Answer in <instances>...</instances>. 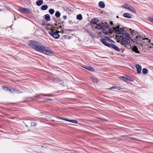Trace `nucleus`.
<instances>
[{"label": "nucleus", "mask_w": 153, "mask_h": 153, "mask_svg": "<svg viewBox=\"0 0 153 153\" xmlns=\"http://www.w3.org/2000/svg\"><path fill=\"white\" fill-rule=\"evenodd\" d=\"M135 38H136V41L137 42H139V41H140L141 43H140L138 45H140L141 46H142V43H145L144 45H148L150 42V40L147 38H144L143 37L138 35L135 36Z\"/></svg>", "instance_id": "f257e3e1"}, {"label": "nucleus", "mask_w": 153, "mask_h": 153, "mask_svg": "<svg viewBox=\"0 0 153 153\" xmlns=\"http://www.w3.org/2000/svg\"><path fill=\"white\" fill-rule=\"evenodd\" d=\"M109 25L105 22V28L102 30L103 33L105 35H109L111 33V30L109 28Z\"/></svg>", "instance_id": "f03ea898"}, {"label": "nucleus", "mask_w": 153, "mask_h": 153, "mask_svg": "<svg viewBox=\"0 0 153 153\" xmlns=\"http://www.w3.org/2000/svg\"><path fill=\"white\" fill-rule=\"evenodd\" d=\"M122 35H118L117 37L120 40H124L125 39L127 40H128L130 39V36L128 33H122Z\"/></svg>", "instance_id": "7ed1b4c3"}, {"label": "nucleus", "mask_w": 153, "mask_h": 153, "mask_svg": "<svg viewBox=\"0 0 153 153\" xmlns=\"http://www.w3.org/2000/svg\"><path fill=\"white\" fill-rule=\"evenodd\" d=\"M41 53L48 55H52L54 54L53 51L48 48L44 46Z\"/></svg>", "instance_id": "20e7f679"}, {"label": "nucleus", "mask_w": 153, "mask_h": 153, "mask_svg": "<svg viewBox=\"0 0 153 153\" xmlns=\"http://www.w3.org/2000/svg\"><path fill=\"white\" fill-rule=\"evenodd\" d=\"M113 29L114 32L117 34H120L124 31V29L120 27L119 25L113 27Z\"/></svg>", "instance_id": "39448f33"}, {"label": "nucleus", "mask_w": 153, "mask_h": 153, "mask_svg": "<svg viewBox=\"0 0 153 153\" xmlns=\"http://www.w3.org/2000/svg\"><path fill=\"white\" fill-rule=\"evenodd\" d=\"M39 42L37 41L30 40L28 42V45L30 48L35 50Z\"/></svg>", "instance_id": "423d86ee"}, {"label": "nucleus", "mask_w": 153, "mask_h": 153, "mask_svg": "<svg viewBox=\"0 0 153 153\" xmlns=\"http://www.w3.org/2000/svg\"><path fill=\"white\" fill-rule=\"evenodd\" d=\"M118 140H126L128 141H130L131 140H136V139L133 137H129L127 136H121L118 138Z\"/></svg>", "instance_id": "0eeeda50"}, {"label": "nucleus", "mask_w": 153, "mask_h": 153, "mask_svg": "<svg viewBox=\"0 0 153 153\" xmlns=\"http://www.w3.org/2000/svg\"><path fill=\"white\" fill-rule=\"evenodd\" d=\"M44 48V46L41 43L39 42L35 50L36 51L41 53L42 51H43V48Z\"/></svg>", "instance_id": "6e6552de"}, {"label": "nucleus", "mask_w": 153, "mask_h": 153, "mask_svg": "<svg viewBox=\"0 0 153 153\" xmlns=\"http://www.w3.org/2000/svg\"><path fill=\"white\" fill-rule=\"evenodd\" d=\"M49 34L55 39H57L59 37V35L53 30L49 32Z\"/></svg>", "instance_id": "1a4fd4ad"}, {"label": "nucleus", "mask_w": 153, "mask_h": 153, "mask_svg": "<svg viewBox=\"0 0 153 153\" xmlns=\"http://www.w3.org/2000/svg\"><path fill=\"white\" fill-rule=\"evenodd\" d=\"M105 22L104 23L102 22L99 24H96L95 28L98 30H100L101 29L103 30V28H105Z\"/></svg>", "instance_id": "9d476101"}, {"label": "nucleus", "mask_w": 153, "mask_h": 153, "mask_svg": "<svg viewBox=\"0 0 153 153\" xmlns=\"http://www.w3.org/2000/svg\"><path fill=\"white\" fill-rule=\"evenodd\" d=\"M19 11L22 13L25 14L29 13L30 12L29 8H25L24 7L21 8L19 10Z\"/></svg>", "instance_id": "9b49d317"}, {"label": "nucleus", "mask_w": 153, "mask_h": 153, "mask_svg": "<svg viewBox=\"0 0 153 153\" xmlns=\"http://www.w3.org/2000/svg\"><path fill=\"white\" fill-rule=\"evenodd\" d=\"M100 42L104 45L106 46L109 47L111 43H108L107 42V41L106 39L105 38L103 39H101L100 40Z\"/></svg>", "instance_id": "f8f14e48"}, {"label": "nucleus", "mask_w": 153, "mask_h": 153, "mask_svg": "<svg viewBox=\"0 0 153 153\" xmlns=\"http://www.w3.org/2000/svg\"><path fill=\"white\" fill-rule=\"evenodd\" d=\"M110 45V46L109 47L111 48L112 49L117 51H120V49L115 45L112 43H111Z\"/></svg>", "instance_id": "ddd939ff"}, {"label": "nucleus", "mask_w": 153, "mask_h": 153, "mask_svg": "<svg viewBox=\"0 0 153 153\" xmlns=\"http://www.w3.org/2000/svg\"><path fill=\"white\" fill-rule=\"evenodd\" d=\"M135 67L137 68V73L138 74H140L142 69L141 66L139 64H137L135 65Z\"/></svg>", "instance_id": "4468645a"}, {"label": "nucleus", "mask_w": 153, "mask_h": 153, "mask_svg": "<svg viewBox=\"0 0 153 153\" xmlns=\"http://www.w3.org/2000/svg\"><path fill=\"white\" fill-rule=\"evenodd\" d=\"M9 91L11 92H15V93H21L22 92V91H19L13 88H10V89L9 90Z\"/></svg>", "instance_id": "2eb2a0df"}, {"label": "nucleus", "mask_w": 153, "mask_h": 153, "mask_svg": "<svg viewBox=\"0 0 153 153\" xmlns=\"http://www.w3.org/2000/svg\"><path fill=\"white\" fill-rule=\"evenodd\" d=\"M82 67L91 71H95L94 69L91 66H82Z\"/></svg>", "instance_id": "dca6fc26"}, {"label": "nucleus", "mask_w": 153, "mask_h": 153, "mask_svg": "<svg viewBox=\"0 0 153 153\" xmlns=\"http://www.w3.org/2000/svg\"><path fill=\"white\" fill-rule=\"evenodd\" d=\"M128 10L133 13H135L136 12V10H135L134 8L130 5H129Z\"/></svg>", "instance_id": "f3484780"}, {"label": "nucleus", "mask_w": 153, "mask_h": 153, "mask_svg": "<svg viewBox=\"0 0 153 153\" xmlns=\"http://www.w3.org/2000/svg\"><path fill=\"white\" fill-rule=\"evenodd\" d=\"M99 21V20L95 18L91 20L90 22L92 24H97V23H98Z\"/></svg>", "instance_id": "a211bd4d"}, {"label": "nucleus", "mask_w": 153, "mask_h": 153, "mask_svg": "<svg viewBox=\"0 0 153 153\" xmlns=\"http://www.w3.org/2000/svg\"><path fill=\"white\" fill-rule=\"evenodd\" d=\"M43 0H39L36 1V4L38 6H40L43 4Z\"/></svg>", "instance_id": "6ab92c4d"}, {"label": "nucleus", "mask_w": 153, "mask_h": 153, "mask_svg": "<svg viewBox=\"0 0 153 153\" xmlns=\"http://www.w3.org/2000/svg\"><path fill=\"white\" fill-rule=\"evenodd\" d=\"M123 16L128 19L131 18V16L128 13H125L123 14Z\"/></svg>", "instance_id": "aec40b11"}, {"label": "nucleus", "mask_w": 153, "mask_h": 153, "mask_svg": "<svg viewBox=\"0 0 153 153\" xmlns=\"http://www.w3.org/2000/svg\"><path fill=\"white\" fill-rule=\"evenodd\" d=\"M45 20L48 22L50 20V16L49 14H47L45 15Z\"/></svg>", "instance_id": "412c9836"}, {"label": "nucleus", "mask_w": 153, "mask_h": 153, "mask_svg": "<svg viewBox=\"0 0 153 153\" xmlns=\"http://www.w3.org/2000/svg\"><path fill=\"white\" fill-rule=\"evenodd\" d=\"M122 41L121 42V44L122 45H126L128 44V40L126 39L122 40Z\"/></svg>", "instance_id": "4be33fe9"}, {"label": "nucleus", "mask_w": 153, "mask_h": 153, "mask_svg": "<svg viewBox=\"0 0 153 153\" xmlns=\"http://www.w3.org/2000/svg\"><path fill=\"white\" fill-rule=\"evenodd\" d=\"M99 5L102 8H104L105 7L104 3L102 1H100L99 3Z\"/></svg>", "instance_id": "5701e85b"}, {"label": "nucleus", "mask_w": 153, "mask_h": 153, "mask_svg": "<svg viewBox=\"0 0 153 153\" xmlns=\"http://www.w3.org/2000/svg\"><path fill=\"white\" fill-rule=\"evenodd\" d=\"M48 6L47 5H42L41 7V9L42 10H45L47 9Z\"/></svg>", "instance_id": "b1692460"}, {"label": "nucleus", "mask_w": 153, "mask_h": 153, "mask_svg": "<svg viewBox=\"0 0 153 153\" xmlns=\"http://www.w3.org/2000/svg\"><path fill=\"white\" fill-rule=\"evenodd\" d=\"M134 79L133 78L130 76L127 77V82H133Z\"/></svg>", "instance_id": "393cba45"}, {"label": "nucleus", "mask_w": 153, "mask_h": 153, "mask_svg": "<svg viewBox=\"0 0 153 153\" xmlns=\"http://www.w3.org/2000/svg\"><path fill=\"white\" fill-rule=\"evenodd\" d=\"M63 37L64 39H70L71 38V37L69 35H65L63 36Z\"/></svg>", "instance_id": "a878e982"}, {"label": "nucleus", "mask_w": 153, "mask_h": 153, "mask_svg": "<svg viewBox=\"0 0 153 153\" xmlns=\"http://www.w3.org/2000/svg\"><path fill=\"white\" fill-rule=\"evenodd\" d=\"M61 15V13L59 11H56L55 14V16L56 18H59Z\"/></svg>", "instance_id": "bb28decb"}, {"label": "nucleus", "mask_w": 153, "mask_h": 153, "mask_svg": "<svg viewBox=\"0 0 153 153\" xmlns=\"http://www.w3.org/2000/svg\"><path fill=\"white\" fill-rule=\"evenodd\" d=\"M76 18L77 19L79 20H81L82 19V17L81 14H79L77 15Z\"/></svg>", "instance_id": "cd10ccee"}, {"label": "nucleus", "mask_w": 153, "mask_h": 153, "mask_svg": "<svg viewBox=\"0 0 153 153\" xmlns=\"http://www.w3.org/2000/svg\"><path fill=\"white\" fill-rule=\"evenodd\" d=\"M148 72V70L146 68H144L142 70V72L144 74L147 73Z\"/></svg>", "instance_id": "c85d7f7f"}, {"label": "nucleus", "mask_w": 153, "mask_h": 153, "mask_svg": "<svg viewBox=\"0 0 153 153\" xmlns=\"http://www.w3.org/2000/svg\"><path fill=\"white\" fill-rule=\"evenodd\" d=\"M120 79L123 81H124L126 82H127V77L122 76L120 77Z\"/></svg>", "instance_id": "c756f323"}, {"label": "nucleus", "mask_w": 153, "mask_h": 153, "mask_svg": "<svg viewBox=\"0 0 153 153\" xmlns=\"http://www.w3.org/2000/svg\"><path fill=\"white\" fill-rule=\"evenodd\" d=\"M54 12V10L53 9H50L49 10V12L51 14H53Z\"/></svg>", "instance_id": "7c9ffc66"}, {"label": "nucleus", "mask_w": 153, "mask_h": 153, "mask_svg": "<svg viewBox=\"0 0 153 153\" xmlns=\"http://www.w3.org/2000/svg\"><path fill=\"white\" fill-rule=\"evenodd\" d=\"M2 88H3L4 90L6 91H9L10 88L7 87H6L5 86H3L2 87Z\"/></svg>", "instance_id": "2f4dec72"}, {"label": "nucleus", "mask_w": 153, "mask_h": 153, "mask_svg": "<svg viewBox=\"0 0 153 153\" xmlns=\"http://www.w3.org/2000/svg\"><path fill=\"white\" fill-rule=\"evenodd\" d=\"M129 5H128V4H124L122 6L124 8L128 10Z\"/></svg>", "instance_id": "473e14b6"}, {"label": "nucleus", "mask_w": 153, "mask_h": 153, "mask_svg": "<svg viewBox=\"0 0 153 153\" xmlns=\"http://www.w3.org/2000/svg\"><path fill=\"white\" fill-rule=\"evenodd\" d=\"M69 122L75 123H78V122L76 120H70Z\"/></svg>", "instance_id": "72a5a7b5"}, {"label": "nucleus", "mask_w": 153, "mask_h": 153, "mask_svg": "<svg viewBox=\"0 0 153 153\" xmlns=\"http://www.w3.org/2000/svg\"><path fill=\"white\" fill-rule=\"evenodd\" d=\"M93 82H98V80L95 77H93L92 78Z\"/></svg>", "instance_id": "f704fd0d"}, {"label": "nucleus", "mask_w": 153, "mask_h": 153, "mask_svg": "<svg viewBox=\"0 0 153 153\" xmlns=\"http://www.w3.org/2000/svg\"><path fill=\"white\" fill-rule=\"evenodd\" d=\"M58 83L59 84L61 85H62V86H64V85L63 82L62 81L59 80L58 81Z\"/></svg>", "instance_id": "c9c22d12"}, {"label": "nucleus", "mask_w": 153, "mask_h": 153, "mask_svg": "<svg viewBox=\"0 0 153 153\" xmlns=\"http://www.w3.org/2000/svg\"><path fill=\"white\" fill-rule=\"evenodd\" d=\"M105 38L108 42H110V41H111V39H109L108 37L107 36H105Z\"/></svg>", "instance_id": "e433bc0d"}, {"label": "nucleus", "mask_w": 153, "mask_h": 153, "mask_svg": "<svg viewBox=\"0 0 153 153\" xmlns=\"http://www.w3.org/2000/svg\"><path fill=\"white\" fill-rule=\"evenodd\" d=\"M88 32L89 33V34L91 35V36H92L94 35L93 33L91 32V31H88Z\"/></svg>", "instance_id": "4c0bfd02"}, {"label": "nucleus", "mask_w": 153, "mask_h": 153, "mask_svg": "<svg viewBox=\"0 0 153 153\" xmlns=\"http://www.w3.org/2000/svg\"><path fill=\"white\" fill-rule=\"evenodd\" d=\"M65 31V33H66L68 31H72V30H70L69 29H65L64 30Z\"/></svg>", "instance_id": "58836bf2"}, {"label": "nucleus", "mask_w": 153, "mask_h": 153, "mask_svg": "<svg viewBox=\"0 0 153 153\" xmlns=\"http://www.w3.org/2000/svg\"><path fill=\"white\" fill-rule=\"evenodd\" d=\"M116 88V87L115 86H113L112 87H111L109 88H108V90H111V89H115Z\"/></svg>", "instance_id": "ea45409f"}, {"label": "nucleus", "mask_w": 153, "mask_h": 153, "mask_svg": "<svg viewBox=\"0 0 153 153\" xmlns=\"http://www.w3.org/2000/svg\"><path fill=\"white\" fill-rule=\"evenodd\" d=\"M148 20L151 22L153 23V18H152L151 17H149L148 18Z\"/></svg>", "instance_id": "a19ab883"}, {"label": "nucleus", "mask_w": 153, "mask_h": 153, "mask_svg": "<svg viewBox=\"0 0 153 153\" xmlns=\"http://www.w3.org/2000/svg\"><path fill=\"white\" fill-rule=\"evenodd\" d=\"M52 100V99L51 98H46L45 99L44 101L45 102H47L48 100Z\"/></svg>", "instance_id": "79ce46f5"}, {"label": "nucleus", "mask_w": 153, "mask_h": 153, "mask_svg": "<svg viewBox=\"0 0 153 153\" xmlns=\"http://www.w3.org/2000/svg\"><path fill=\"white\" fill-rule=\"evenodd\" d=\"M42 95H43V97H45V96L49 97V96H50V95H51L50 94H42Z\"/></svg>", "instance_id": "37998d69"}, {"label": "nucleus", "mask_w": 153, "mask_h": 153, "mask_svg": "<svg viewBox=\"0 0 153 153\" xmlns=\"http://www.w3.org/2000/svg\"><path fill=\"white\" fill-rule=\"evenodd\" d=\"M57 118H59V119H61V120H64V118L61 117H59V116H58L57 117Z\"/></svg>", "instance_id": "c03bdc74"}, {"label": "nucleus", "mask_w": 153, "mask_h": 153, "mask_svg": "<svg viewBox=\"0 0 153 153\" xmlns=\"http://www.w3.org/2000/svg\"><path fill=\"white\" fill-rule=\"evenodd\" d=\"M60 24V23H59L58 24H56V23H55V25L56 26V27H58V25H59V24Z\"/></svg>", "instance_id": "a18cd8bd"}, {"label": "nucleus", "mask_w": 153, "mask_h": 153, "mask_svg": "<svg viewBox=\"0 0 153 153\" xmlns=\"http://www.w3.org/2000/svg\"><path fill=\"white\" fill-rule=\"evenodd\" d=\"M64 120L67 121L69 122L70 120L68 119H66V118H64Z\"/></svg>", "instance_id": "49530a36"}, {"label": "nucleus", "mask_w": 153, "mask_h": 153, "mask_svg": "<svg viewBox=\"0 0 153 153\" xmlns=\"http://www.w3.org/2000/svg\"><path fill=\"white\" fill-rule=\"evenodd\" d=\"M63 18L65 19H66L67 18V16H66L64 15L63 16Z\"/></svg>", "instance_id": "de8ad7c7"}, {"label": "nucleus", "mask_w": 153, "mask_h": 153, "mask_svg": "<svg viewBox=\"0 0 153 153\" xmlns=\"http://www.w3.org/2000/svg\"><path fill=\"white\" fill-rule=\"evenodd\" d=\"M36 124V123H31V126H34V125H35Z\"/></svg>", "instance_id": "09e8293b"}, {"label": "nucleus", "mask_w": 153, "mask_h": 153, "mask_svg": "<svg viewBox=\"0 0 153 153\" xmlns=\"http://www.w3.org/2000/svg\"><path fill=\"white\" fill-rule=\"evenodd\" d=\"M135 52L136 53H140V52L137 49V50L135 51Z\"/></svg>", "instance_id": "8fccbe9b"}, {"label": "nucleus", "mask_w": 153, "mask_h": 153, "mask_svg": "<svg viewBox=\"0 0 153 153\" xmlns=\"http://www.w3.org/2000/svg\"><path fill=\"white\" fill-rule=\"evenodd\" d=\"M58 27L59 28H61L62 27V26L61 25L59 26L58 25Z\"/></svg>", "instance_id": "3c124183"}, {"label": "nucleus", "mask_w": 153, "mask_h": 153, "mask_svg": "<svg viewBox=\"0 0 153 153\" xmlns=\"http://www.w3.org/2000/svg\"><path fill=\"white\" fill-rule=\"evenodd\" d=\"M110 42H111L112 43H114L115 42L114 41H113V40H112V39H111V41H110Z\"/></svg>", "instance_id": "603ef678"}, {"label": "nucleus", "mask_w": 153, "mask_h": 153, "mask_svg": "<svg viewBox=\"0 0 153 153\" xmlns=\"http://www.w3.org/2000/svg\"><path fill=\"white\" fill-rule=\"evenodd\" d=\"M15 118V117H13L12 118H11L12 119H14Z\"/></svg>", "instance_id": "864d4df0"}, {"label": "nucleus", "mask_w": 153, "mask_h": 153, "mask_svg": "<svg viewBox=\"0 0 153 153\" xmlns=\"http://www.w3.org/2000/svg\"><path fill=\"white\" fill-rule=\"evenodd\" d=\"M41 147H42V148H43V146H41Z\"/></svg>", "instance_id": "5fc2aeb1"}, {"label": "nucleus", "mask_w": 153, "mask_h": 153, "mask_svg": "<svg viewBox=\"0 0 153 153\" xmlns=\"http://www.w3.org/2000/svg\"><path fill=\"white\" fill-rule=\"evenodd\" d=\"M26 126L27 127V126L26 125Z\"/></svg>", "instance_id": "6e6d98bb"}, {"label": "nucleus", "mask_w": 153, "mask_h": 153, "mask_svg": "<svg viewBox=\"0 0 153 153\" xmlns=\"http://www.w3.org/2000/svg\"><path fill=\"white\" fill-rule=\"evenodd\" d=\"M30 130H28V131H30Z\"/></svg>", "instance_id": "4d7b16f0"}, {"label": "nucleus", "mask_w": 153, "mask_h": 153, "mask_svg": "<svg viewBox=\"0 0 153 153\" xmlns=\"http://www.w3.org/2000/svg\"><path fill=\"white\" fill-rule=\"evenodd\" d=\"M117 18H118V16H117Z\"/></svg>", "instance_id": "13d9d810"}, {"label": "nucleus", "mask_w": 153, "mask_h": 153, "mask_svg": "<svg viewBox=\"0 0 153 153\" xmlns=\"http://www.w3.org/2000/svg\"><path fill=\"white\" fill-rule=\"evenodd\" d=\"M1 10L0 9V11Z\"/></svg>", "instance_id": "bf43d9fd"}]
</instances>
